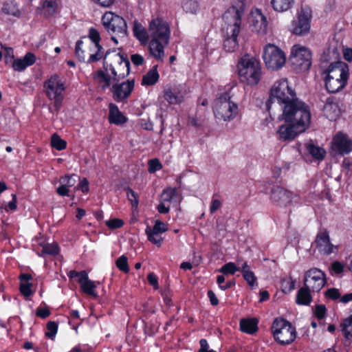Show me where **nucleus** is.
I'll use <instances>...</instances> for the list:
<instances>
[{"mask_svg":"<svg viewBox=\"0 0 352 352\" xmlns=\"http://www.w3.org/2000/svg\"><path fill=\"white\" fill-rule=\"evenodd\" d=\"M263 58L266 67L272 70L280 69L286 61L285 54L277 45H265Z\"/></svg>","mask_w":352,"mask_h":352,"instance_id":"11","label":"nucleus"},{"mask_svg":"<svg viewBox=\"0 0 352 352\" xmlns=\"http://www.w3.org/2000/svg\"><path fill=\"white\" fill-rule=\"evenodd\" d=\"M322 75H325L334 79L338 78L339 80L344 81L347 83L349 76V69L346 63H338V65L331 66L329 69H325L320 72Z\"/></svg>","mask_w":352,"mask_h":352,"instance_id":"20","label":"nucleus"},{"mask_svg":"<svg viewBox=\"0 0 352 352\" xmlns=\"http://www.w3.org/2000/svg\"><path fill=\"white\" fill-rule=\"evenodd\" d=\"M87 272L85 270L80 272H76L75 270H71L67 273V276L69 278H74L76 277H78V283H80L82 279H86Z\"/></svg>","mask_w":352,"mask_h":352,"instance_id":"55","label":"nucleus"},{"mask_svg":"<svg viewBox=\"0 0 352 352\" xmlns=\"http://www.w3.org/2000/svg\"><path fill=\"white\" fill-rule=\"evenodd\" d=\"M311 301L310 289L304 285L297 293L296 302L298 305H308Z\"/></svg>","mask_w":352,"mask_h":352,"instance_id":"33","label":"nucleus"},{"mask_svg":"<svg viewBox=\"0 0 352 352\" xmlns=\"http://www.w3.org/2000/svg\"><path fill=\"white\" fill-rule=\"evenodd\" d=\"M162 166L157 159L150 160L148 162V172L153 173L157 170H160Z\"/></svg>","mask_w":352,"mask_h":352,"instance_id":"54","label":"nucleus"},{"mask_svg":"<svg viewBox=\"0 0 352 352\" xmlns=\"http://www.w3.org/2000/svg\"><path fill=\"white\" fill-rule=\"evenodd\" d=\"M164 99L170 104H179L183 101V96L170 88L164 90Z\"/></svg>","mask_w":352,"mask_h":352,"instance_id":"34","label":"nucleus"},{"mask_svg":"<svg viewBox=\"0 0 352 352\" xmlns=\"http://www.w3.org/2000/svg\"><path fill=\"white\" fill-rule=\"evenodd\" d=\"M344 266L339 261L332 263L331 269L336 274H341L344 271Z\"/></svg>","mask_w":352,"mask_h":352,"instance_id":"60","label":"nucleus"},{"mask_svg":"<svg viewBox=\"0 0 352 352\" xmlns=\"http://www.w3.org/2000/svg\"><path fill=\"white\" fill-rule=\"evenodd\" d=\"M36 61V56L33 53L28 52L23 58L14 59L12 61V68L16 72H23L28 67L32 65Z\"/></svg>","mask_w":352,"mask_h":352,"instance_id":"25","label":"nucleus"},{"mask_svg":"<svg viewBox=\"0 0 352 352\" xmlns=\"http://www.w3.org/2000/svg\"><path fill=\"white\" fill-rule=\"evenodd\" d=\"M239 111L238 104L231 100L227 91L219 94L214 101L213 113L218 120L230 122L237 117Z\"/></svg>","mask_w":352,"mask_h":352,"instance_id":"3","label":"nucleus"},{"mask_svg":"<svg viewBox=\"0 0 352 352\" xmlns=\"http://www.w3.org/2000/svg\"><path fill=\"white\" fill-rule=\"evenodd\" d=\"M51 144L52 147L56 148L58 151L65 149L67 146L66 142L61 139L60 136L58 135L56 133L52 135Z\"/></svg>","mask_w":352,"mask_h":352,"instance_id":"45","label":"nucleus"},{"mask_svg":"<svg viewBox=\"0 0 352 352\" xmlns=\"http://www.w3.org/2000/svg\"><path fill=\"white\" fill-rule=\"evenodd\" d=\"M295 283L296 280L292 277L283 278L280 283L282 291L285 294L289 293L294 289Z\"/></svg>","mask_w":352,"mask_h":352,"instance_id":"41","label":"nucleus"},{"mask_svg":"<svg viewBox=\"0 0 352 352\" xmlns=\"http://www.w3.org/2000/svg\"><path fill=\"white\" fill-rule=\"evenodd\" d=\"M81 289L85 294L97 297V294L95 292L96 288V283L89 279L88 274H87L86 279H82L80 283Z\"/></svg>","mask_w":352,"mask_h":352,"instance_id":"35","label":"nucleus"},{"mask_svg":"<svg viewBox=\"0 0 352 352\" xmlns=\"http://www.w3.org/2000/svg\"><path fill=\"white\" fill-rule=\"evenodd\" d=\"M31 285L30 283H21L20 292L25 297H28L32 294V292L30 289Z\"/></svg>","mask_w":352,"mask_h":352,"instance_id":"58","label":"nucleus"},{"mask_svg":"<svg viewBox=\"0 0 352 352\" xmlns=\"http://www.w3.org/2000/svg\"><path fill=\"white\" fill-rule=\"evenodd\" d=\"M106 225L110 229H117L124 225V221L120 219H113L107 221Z\"/></svg>","mask_w":352,"mask_h":352,"instance_id":"56","label":"nucleus"},{"mask_svg":"<svg viewBox=\"0 0 352 352\" xmlns=\"http://www.w3.org/2000/svg\"><path fill=\"white\" fill-rule=\"evenodd\" d=\"M238 69L241 81L248 85H256L261 78L260 62L249 54H245L241 58L238 64Z\"/></svg>","mask_w":352,"mask_h":352,"instance_id":"2","label":"nucleus"},{"mask_svg":"<svg viewBox=\"0 0 352 352\" xmlns=\"http://www.w3.org/2000/svg\"><path fill=\"white\" fill-rule=\"evenodd\" d=\"M258 321L255 318L241 319L240 321V329L241 331L253 334L257 331Z\"/></svg>","mask_w":352,"mask_h":352,"instance_id":"30","label":"nucleus"},{"mask_svg":"<svg viewBox=\"0 0 352 352\" xmlns=\"http://www.w3.org/2000/svg\"><path fill=\"white\" fill-rule=\"evenodd\" d=\"M94 78L100 85L102 89L105 90L111 85V77L102 70H98L93 74Z\"/></svg>","mask_w":352,"mask_h":352,"instance_id":"32","label":"nucleus"},{"mask_svg":"<svg viewBox=\"0 0 352 352\" xmlns=\"http://www.w3.org/2000/svg\"><path fill=\"white\" fill-rule=\"evenodd\" d=\"M325 283V274L318 268L310 269L305 274L304 285L314 292L320 291Z\"/></svg>","mask_w":352,"mask_h":352,"instance_id":"13","label":"nucleus"},{"mask_svg":"<svg viewBox=\"0 0 352 352\" xmlns=\"http://www.w3.org/2000/svg\"><path fill=\"white\" fill-rule=\"evenodd\" d=\"M109 107V121L110 123L120 125L126 122V118L119 110L116 104L111 103Z\"/></svg>","mask_w":352,"mask_h":352,"instance_id":"27","label":"nucleus"},{"mask_svg":"<svg viewBox=\"0 0 352 352\" xmlns=\"http://www.w3.org/2000/svg\"><path fill=\"white\" fill-rule=\"evenodd\" d=\"M305 130V128L299 127L298 124L286 122L279 127L277 133L280 140L286 141L294 140L298 134Z\"/></svg>","mask_w":352,"mask_h":352,"instance_id":"22","label":"nucleus"},{"mask_svg":"<svg viewBox=\"0 0 352 352\" xmlns=\"http://www.w3.org/2000/svg\"><path fill=\"white\" fill-rule=\"evenodd\" d=\"M78 177L76 174L65 175L59 179L60 186L56 189V192L61 197H69V188L74 186L76 183V178Z\"/></svg>","mask_w":352,"mask_h":352,"instance_id":"23","label":"nucleus"},{"mask_svg":"<svg viewBox=\"0 0 352 352\" xmlns=\"http://www.w3.org/2000/svg\"><path fill=\"white\" fill-rule=\"evenodd\" d=\"M294 0H272L271 3L274 10L284 12L289 10Z\"/></svg>","mask_w":352,"mask_h":352,"instance_id":"36","label":"nucleus"},{"mask_svg":"<svg viewBox=\"0 0 352 352\" xmlns=\"http://www.w3.org/2000/svg\"><path fill=\"white\" fill-rule=\"evenodd\" d=\"M131 62L136 66L143 65L144 61L143 56L138 54H132L131 56Z\"/></svg>","mask_w":352,"mask_h":352,"instance_id":"64","label":"nucleus"},{"mask_svg":"<svg viewBox=\"0 0 352 352\" xmlns=\"http://www.w3.org/2000/svg\"><path fill=\"white\" fill-rule=\"evenodd\" d=\"M271 329L275 340L281 345L289 344L296 339V329L283 318H276Z\"/></svg>","mask_w":352,"mask_h":352,"instance_id":"5","label":"nucleus"},{"mask_svg":"<svg viewBox=\"0 0 352 352\" xmlns=\"http://www.w3.org/2000/svg\"><path fill=\"white\" fill-rule=\"evenodd\" d=\"M289 60L294 69L305 72L311 66V53L305 46L294 45Z\"/></svg>","mask_w":352,"mask_h":352,"instance_id":"9","label":"nucleus"},{"mask_svg":"<svg viewBox=\"0 0 352 352\" xmlns=\"http://www.w3.org/2000/svg\"><path fill=\"white\" fill-rule=\"evenodd\" d=\"M311 11L308 7H302L298 14V20L293 21L292 31L293 34L302 36L308 33L310 30V19Z\"/></svg>","mask_w":352,"mask_h":352,"instance_id":"14","label":"nucleus"},{"mask_svg":"<svg viewBox=\"0 0 352 352\" xmlns=\"http://www.w3.org/2000/svg\"><path fill=\"white\" fill-rule=\"evenodd\" d=\"M242 16L230 7L224 12L223 19L228 24L226 34L223 35L225 42L234 43L241 42V38H239V34ZM242 42H245V41H242Z\"/></svg>","mask_w":352,"mask_h":352,"instance_id":"6","label":"nucleus"},{"mask_svg":"<svg viewBox=\"0 0 352 352\" xmlns=\"http://www.w3.org/2000/svg\"><path fill=\"white\" fill-rule=\"evenodd\" d=\"M134 86V80H127L121 83L113 84L110 89L113 100L117 102H126L131 96Z\"/></svg>","mask_w":352,"mask_h":352,"instance_id":"15","label":"nucleus"},{"mask_svg":"<svg viewBox=\"0 0 352 352\" xmlns=\"http://www.w3.org/2000/svg\"><path fill=\"white\" fill-rule=\"evenodd\" d=\"M167 230V225L160 220L155 221V225L153 226V229H151V231L155 232V234H162Z\"/></svg>","mask_w":352,"mask_h":352,"instance_id":"53","label":"nucleus"},{"mask_svg":"<svg viewBox=\"0 0 352 352\" xmlns=\"http://www.w3.org/2000/svg\"><path fill=\"white\" fill-rule=\"evenodd\" d=\"M177 195L176 188H168L163 190L161 195V201L165 203H170Z\"/></svg>","mask_w":352,"mask_h":352,"instance_id":"40","label":"nucleus"},{"mask_svg":"<svg viewBox=\"0 0 352 352\" xmlns=\"http://www.w3.org/2000/svg\"><path fill=\"white\" fill-rule=\"evenodd\" d=\"M43 8L45 10V14L52 16L56 11L57 3L54 0H46L43 3Z\"/></svg>","mask_w":352,"mask_h":352,"instance_id":"46","label":"nucleus"},{"mask_svg":"<svg viewBox=\"0 0 352 352\" xmlns=\"http://www.w3.org/2000/svg\"><path fill=\"white\" fill-rule=\"evenodd\" d=\"M323 113L329 120H336L340 115V109L334 97L328 98L323 107Z\"/></svg>","mask_w":352,"mask_h":352,"instance_id":"24","label":"nucleus"},{"mask_svg":"<svg viewBox=\"0 0 352 352\" xmlns=\"http://www.w3.org/2000/svg\"><path fill=\"white\" fill-rule=\"evenodd\" d=\"M87 51L89 55L87 63L98 61L103 57L106 59L110 54L109 52L104 53L102 45H89Z\"/></svg>","mask_w":352,"mask_h":352,"instance_id":"28","label":"nucleus"},{"mask_svg":"<svg viewBox=\"0 0 352 352\" xmlns=\"http://www.w3.org/2000/svg\"><path fill=\"white\" fill-rule=\"evenodd\" d=\"M280 120L287 123L298 124L307 129L311 122V112L309 106L299 98H294L283 107V113Z\"/></svg>","mask_w":352,"mask_h":352,"instance_id":"1","label":"nucleus"},{"mask_svg":"<svg viewBox=\"0 0 352 352\" xmlns=\"http://www.w3.org/2000/svg\"><path fill=\"white\" fill-rule=\"evenodd\" d=\"M270 198L273 204L280 207H288L299 200L298 196L279 186L272 187Z\"/></svg>","mask_w":352,"mask_h":352,"instance_id":"12","label":"nucleus"},{"mask_svg":"<svg viewBox=\"0 0 352 352\" xmlns=\"http://www.w3.org/2000/svg\"><path fill=\"white\" fill-rule=\"evenodd\" d=\"M294 98H297L296 92L289 86L287 78L279 79L270 89V98L265 103L266 109L270 111L274 102L284 106Z\"/></svg>","mask_w":352,"mask_h":352,"instance_id":"4","label":"nucleus"},{"mask_svg":"<svg viewBox=\"0 0 352 352\" xmlns=\"http://www.w3.org/2000/svg\"><path fill=\"white\" fill-rule=\"evenodd\" d=\"M325 294L327 297L332 300H337L340 297L339 290L336 288H331L327 289V291L325 292Z\"/></svg>","mask_w":352,"mask_h":352,"instance_id":"59","label":"nucleus"},{"mask_svg":"<svg viewBox=\"0 0 352 352\" xmlns=\"http://www.w3.org/2000/svg\"><path fill=\"white\" fill-rule=\"evenodd\" d=\"M89 38L94 44H99L100 36L98 31L93 28L89 30Z\"/></svg>","mask_w":352,"mask_h":352,"instance_id":"57","label":"nucleus"},{"mask_svg":"<svg viewBox=\"0 0 352 352\" xmlns=\"http://www.w3.org/2000/svg\"><path fill=\"white\" fill-rule=\"evenodd\" d=\"M113 58L115 61V65L104 64V68L106 72L111 71L113 81L119 82L129 76L130 73V62L126 54H120V52H114Z\"/></svg>","mask_w":352,"mask_h":352,"instance_id":"10","label":"nucleus"},{"mask_svg":"<svg viewBox=\"0 0 352 352\" xmlns=\"http://www.w3.org/2000/svg\"><path fill=\"white\" fill-rule=\"evenodd\" d=\"M331 149L338 155H347L352 151V140L342 132H338L331 142Z\"/></svg>","mask_w":352,"mask_h":352,"instance_id":"18","label":"nucleus"},{"mask_svg":"<svg viewBox=\"0 0 352 352\" xmlns=\"http://www.w3.org/2000/svg\"><path fill=\"white\" fill-rule=\"evenodd\" d=\"M145 232L149 241L157 245L158 247L161 246L163 239L160 235V234H155V232L151 231V228L149 226H147Z\"/></svg>","mask_w":352,"mask_h":352,"instance_id":"39","label":"nucleus"},{"mask_svg":"<svg viewBox=\"0 0 352 352\" xmlns=\"http://www.w3.org/2000/svg\"><path fill=\"white\" fill-rule=\"evenodd\" d=\"M340 54L336 45H329L324 50L320 58L319 69L320 72L329 69L331 66L338 65V63H342L340 60Z\"/></svg>","mask_w":352,"mask_h":352,"instance_id":"16","label":"nucleus"},{"mask_svg":"<svg viewBox=\"0 0 352 352\" xmlns=\"http://www.w3.org/2000/svg\"><path fill=\"white\" fill-rule=\"evenodd\" d=\"M102 21L103 25L109 32L111 31L114 35H111V40L116 43H118V37H124L126 35L127 26L124 19L112 12L105 13Z\"/></svg>","mask_w":352,"mask_h":352,"instance_id":"8","label":"nucleus"},{"mask_svg":"<svg viewBox=\"0 0 352 352\" xmlns=\"http://www.w3.org/2000/svg\"><path fill=\"white\" fill-rule=\"evenodd\" d=\"M314 242L318 251L323 254L329 255L334 252V250H337V247L331 243L329 232L327 230L319 232Z\"/></svg>","mask_w":352,"mask_h":352,"instance_id":"21","label":"nucleus"},{"mask_svg":"<svg viewBox=\"0 0 352 352\" xmlns=\"http://www.w3.org/2000/svg\"><path fill=\"white\" fill-rule=\"evenodd\" d=\"M4 56L6 63L12 62L14 60L13 49L12 47H5Z\"/></svg>","mask_w":352,"mask_h":352,"instance_id":"62","label":"nucleus"},{"mask_svg":"<svg viewBox=\"0 0 352 352\" xmlns=\"http://www.w3.org/2000/svg\"><path fill=\"white\" fill-rule=\"evenodd\" d=\"M124 190L126 192L127 199L131 202L132 208L137 209L139 204L138 195L129 187L125 188Z\"/></svg>","mask_w":352,"mask_h":352,"instance_id":"43","label":"nucleus"},{"mask_svg":"<svg viewBox=\"0 0 352 352\" xmlns=\"http://www.w3.org/2000/svg\"><path fill=\"white\" fill-rule=\"evenodd\" d=\"M58 253V247L56 243H46L42 247L41 253L39 256L45 254L56 255Z\"/></svg>","mask_w":352,"mask_h":352,"instance_id":"44","label":"nucleus"},{"mask_svg":"<svg viewBox=\"0 0 352 352\" xmlns=\"http://www.w3.org/2000/svg\"><path fill=\"white\" fill-rule=\"evenodd\" d=\"M242 274L244 279L247 281V283L250 287H252L255 285H257V278L254 273L252 270L244 272V273Z\"/></svg>","mask_w":352,"mask_h":352,"instance_id":"52","label":"nucleus"},{"mask_svg":"<svg viewBox=\"0 0 352 352\" xmlns=\"http://www.w3.org/2000/svg\"><path fill=\"white\" fill-rule=\"evenodd\" d=\"M219 271L223 274L233 275L236 272L239 271V267H237L234 263L229 262L223 265Z\"/></svg>","mask_w":352,"mask_h":352,"instance_id":"48","label":"nucleus"},{"mask_svg":"<svg viewBox=\"0 0 352 352\" xmlns=\"http://www.w3.org/2000/svg\"><path fill=\"white\" fill-rule=\"evenodd\" d=\"M325 87L328 92L335 94L342 90L346 85L344 81L339 80L338 78L334 79L325 76Z\"/></svg>","mask_w":352,"mask_h":352,"instance_id":"29","label":"nucleus"},{"mask_svg":"<svg viewBox=\"0 0 352 352\" xmlns=\"http://www.w3.org/2000/svg\"><path fill=\"white\" fill-rule=\"evenodd\" d=\"M47 329L45 336L50 339H54L57 333L58 324L55 322L50 321L47 324Z\"/></svg>","mask_w":352,"mask_h":352,"instance_id":"51","label":"nucleus"},{"mask_svg":"<svg viewBox=\"0 0 352 352\" xmlns=\"http://www.w3.org/2000/svg\"><path fill=\"white\" fill-rule=\"evenodd\" d=\"M246 5L247 0H231L230 8L237 12L239 15L243 16Z\"/></svg>","mask_w":352,"mask_h":352,"instance_id":"42","label":"nucleus"},{"mask_svg":"<svg viewBox=\"0 0 352 352\" xmlns=\"http://www.w3.org/2000/svg\"><path fill=\"white\" fill-rule=\"evenodd\" d=\"M307 149L308 153L317 160H323L325 156V151L320 146H316L313 144H308Z\"/></svg>","mask_w":352,"mask_h":352,"instance_id":"37","label":"nucleus"},{"mask_svg":"<svg viewBox=\"0 0 352 352\" xmlns=\"http://www.w3.org/2000/svg\"><path fill=\"white\" fill-rule=\"evenodd\" d=\"M157 68V65L154 66L144 76H143L142 80V85L151 86L158 81L160 75Z\"/></svg>","mask_w":352,"mask_h":352,"instance_id":"31","label":"nucleus"},{"mask_svg":"<svg viewBox=\"0 0 352 352\" xmlns=\"http://www.w3.org/2000/svg\"><path fill=\"white\" fill-rule=\"evenodd\" d=\"M75 190H80L82 192H87L89 191V182L87 178H83L75 187Z\"/></svg>","mask_w":352,"mask_h":352,"instance_id":"61","label":"nucleus"},{"mask_svg":"<svg viewBox=\"0 0 352 352\" xmlns=\"http://www.w3.org/2000/svg\"><path fill=\"white\" fill-rule=\"evenodd\" d=\"M150 53L157 60H162L164 52V45H148Z\"/></svg>","mask_w":352,"mask_h":352,"instance_id":"49","label":"nucleus"},{"mask_svg":"<svg viewBox=\"0 0 352 352\" xmlns=\"http://www.w3.org/2000/svg\"><path fill=\"white\" fill-rule=\"evenodd\" d=\"M149 44H168L170 30L168 23L163 19H152L149 23Z\"/></svg>","mask_w":352,"mask_h":352,"instance_id":"7","label":"nucleus"},{"mask_svg":"<svg viewBox=\"0 0 352 352\" xmlns=\"http://www.w3.org/2000/svg\"><path fill=\"white\" fill-rule=\"evenodd\" d=\"M341 327L342 331L346 338L352 337V314L343 320Z\"/></svg>","mask_w":352,"mask_h":352,"instance_id":"38","label":"nucleus"},{"mask_svg":"<svg viewBox=\"0 0 352 352\" xmlns=\"http://www.w3.org/2000/svg\"><path fill=\"white\" fill-rule=\"evenodd\" d=\"M45 92L48 98H56L63 96L65 89V83L60 76L54 74L44 82Z\"/></svg>","mask_w":352,"mask_h":352,"instance_id":"17","label":"nucleus"},{"mask_svg":"<svg viewBox=\"0 0 352 352\" xmlns=\"http://www.w3.org/2000/svg\"><path fill=\"white\" fill-rule=\"evenodd\" d=\"M326 313V307L323 305H318L316 307L315 314L318 319H322Z\"/></svg>","mask_w":352,"mask_h":352,"instance_id":"63","label":"nucleus"},{"mask_svg":"<svg viewBox=\"0 0 352 352\" xmlns=\"http://www.w3.org/2000/svg\"><path fill=\"white\" fill-rule=\"evenodd\" d=\"M182 8L186 12L195 13L198 9V3L196 0H184Z\"/></svg>","mask_w":352,"mask_h":352,"instance_id":"47","label":"nucleus"},{"mask_svg":"<svg viewBox=\"0 0 352 352\" xmlns=\"http://www.w3.org/2000/svg\"><path fill=\"white\" fill-rule=\"evenodd\" d=\"M116 265L117 267L122 272H123L124 273L129 272V265H128V258L126 256L122 255L121 256H120L117 259V261L116 262Z\"/></svg>","mask_w":352,"mask_h":352,"instance_id":"50","label":"nucleus"},{"mask_svg":"<svg viewBox=\"0 0 352 352\" xmlns=\"http://www.w3.org/2000/svg\"><path fill=\"white\" fill-rule=\"evenodd\" d=\"M250 28L252 32L258 34L264 35L267 31V22L260 10L256 9L251 12L248 18Z\"/></svg>","mask_w":352,"mask_h":352,"instance_id":"19","label":"nucleus"},{"mask_svg":"<svg viewBox=\"0 0 352 352\" xmlns=\"http://www.w3.org/2000/svg\"><path fill=\"white\" fill-rule=\"evenodd\" d=\"M133 32L134 36L141 44H147V43L150 41L149 28L146 30L138 21H135L133 23Z\"/></svg>","mask_w":352,"mask_h":352,"instance_id":"26","label":"nucleus"}]
</instances>
